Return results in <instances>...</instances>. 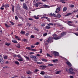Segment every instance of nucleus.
Returning <instances> with one entry per match:
<instances>
[{"mask_svg": "<svg viewBox=\"0 0 78 78\" xmlns=\"http://www.w3.org/2000/svg\"><path fill=\"white\" fill-rule=\"evenodd\" d=\"M37 56H41V55H39V54H37L36 55Z\"/></svg>", "mask_w": 78, "mask_h": 78, "instance_id": "obj_64", "label": "nucleus"}, {"mask_svg": "<svg viewBox=\"0 0 78 78\" xmlns=\"http://www.w3.org/2000/svg\"><path fill=\"white\" fill-rule=\"evenodd\" d=\"M40 74H41V75H44L45 72H44V71H41Z\"/></svg>", "mask_w": 78, "mask_h": 78, "instance_id": "obj_21", "label": "nucleus"}, {"mask_svg": "<svg viewBox=\"0 0 78 78\" xmlns=\"http://www.w3.org/2000/svg\"><path fill=\"white\" fill-rule=\"evenodd\" d=\"M15 38L16 39H18V40H20V38H19V37L15 35Z\"/></svg>", "mask_w": 78, "mask_h": 78, "instance_id": "obj_29", "label": "nucleus"}, {"mask_svg": "<svg viewBox=\"0 0 78 78\" xmlns=\"http://www.w3.org/2000/svg\"><path fill=\"white\" fill-rule=\"evenodd\" d=\"M47 55L48 56H49V57H50L51 58L52 56H51L48 53L47 54Z\"/></svg>", "mask_w": 78, "mask_h": 78, "instance_id": "obj_44", "label": "nucleus"}, {"mask_svg": "<svg viewBox=\"0 0 78 78\" xmlns=\"http://www.w3.org/2000/svg\"><path fill=\"white\" fill-rule=\"evenodd\" d=\"M39 43L38 42H37V43H36V44H35V45H39Z\"/></svg>", "mask_w": 78, "mask_h": 78, "instance_id": "obj_59", "label": "nucleus"}, {"mask_svg": "<svg viewBox=\"0 0 78 78\" xmlns=\"http://www.w3.org/2000/svg\"><path fill=\"white\" fill-rule=\"evenodd\" d=\"M69 73H70V74H71V75H75V73L73 71H71L70 73L69 72Z\"/></svg>", "mask_w": 78, "mask_h": 78, "instance_id": "obj_22", "label": "nucleus"}, {"mask_svg": "<svg viewBox=\"0 0 78 78\" xmlns=\"http://www.w3.org/2000/svg\"><path fill=\"white\" fill-rule=\"evenodd\" d=\"M12 12H14V7H12Z\"/></svg>", "mask_w": 78, "mask_h": 78, "instance_id": "obj_40", "label": "nucleus"}, {"mask_svg": "<svg viewBox=\"0 0 78 78\" xmlns=\"http://www.w3.org/2000/svg\"><path fill=\"white\" fill-rule=\"evenodd\" d=\"M15 63L17 65H19V62L18 61H16L15 62Z\"/></svg>", "mask_w": 78, "mask_h": 78, "instance_id": "obj_25", "label": "nucleus"}, {"mask_svg": "<svg viewBox=\"0 0 78 78\" xmlns=\"http://www.w3.org/2000/svg\"><path fill=\"white\" fill-rule=\"evenodd\" d=\"M39 70L38 69H36L35 70V71H34V72L35 73H36V72H38V71H39Z\"/></svg>", "mask_w": 78, "mask_h": 78, "instance_id": "obj_46", "label": "nucleus"}, {"mask_svg": "<svg viewBox=\"0 0 78 78\" xmlns=\"http://www.w3.org/2000/svg\"><path fill=\"white\" fill-rule=\"evenodd\" d=\"M28 20H33V18H29Z\"/></svg>", "mask_w": 78, "mask_h": 78, "instance_id": "obj_63", "label": "nucleus"}, {"mask_svg": "<svg viewBox=\"0 0 78 78\" xmlns=\"http://www.w3.org/2000/svg\"><path fill=\"white\" fill-rule=\"evenodd\" d=\"M60 7H58V8H57V9H56V10H58V12H59V11L60 10Z\"/></svg>", "mask_w": 78, "mask_h": 78, "instance_id": "obj_43", "label": "nucleus"}, {"mask_svg": "<svg viewBox=\"0 0 78 78\" xmlns=\"http://www.w3.org/2000/svg\"><path fill=\"white\" fill-rule=\"evenodd\" d=\"M51 28V27H48L47 26H46V28L47 30H48V29H50V28Z\"/></svg>", "mask_w": 78, "mask_h": 78, "instance_id": "obj_36", "label": "nucleus"}, {"mask_svg": "<svg viewBox=\"0 0 78 78\" xmlns=\"http://www.w3.org/2000/svg\"><path fill=\"white\" fill-rule=\"evenodd\" d=\"M16 47L17 48H20V44L18 43L17 45H16Z\"/></svg>", "mask_w": 78, "mask_h": 78, "instance_id": "obj_17", "label": "nucleus"}, {"mask_svg": "<svg viewBox=\"0 0 78 78\" xmlns=\"http://www.w3.org/2000/svg\"><path fill=\"white\" fill-rule=\"evenodd\" d=\"M61 17V15L60 14H58L57 15V17L56 18H60V17Z\"/></svg>", "mask_w": 78, "mask_h": 78, "instance_id": "obj_15", "label": "nucleus"}, {"mask_svg": "<svg viewBox=\"0 0 78 78\" xmlns=\"http://www.w3.org/2000/svg\"><path fill=\"white\" fill-rule=\"evenodd\" d=\"M74 34H75V35H76L77 36H78V33H74Z\"/></svg>", "mask_w": 78, "mask_h": 78, "instance_id": "obj_56", "label": "nucleus"}, {"mask_svg": "<svg viewBox=\"0 0 78 78\" xmlns=\"http://www.w3.org/2000/svg\"><path fill=\"white\" fill-rule=\"evenodd\" d=\"M53 16L54 17H56L57 15H56V14H55L54 13H53Z\"/></svg>", "mask_w": 78, "mask_h": 78, "instance_id": "obj_47", "label": "nucleus"}, {"mask_svg": "<svg viewBox=\"0 0 78 78\" xmlns=\"http://www.w3.org/2000/svg\"><path fill=\"white\" fill-rule=\"evenodd\" d=\"M60 2H62V3H65V2H67V0H60Z\"/></svg>", "mask_w": 78, "mask_h": 78, "instance_id": "obj_12", "label": "nucleus"}, {"mask_svg": "<svg viewBox=\"0 0 78 78\" xmlns=\"http://www.w3.org/2000/svg\"><path fill=\"white\" fill-rule=\"evenodd\" d=\"M35 47V46L32 45L31 46V48H34Z\"/></svg>", "mask_w": 78, "mask_h": 78, "instance_id": "obj_53", "label": "nucleus"}, {"mask_svg": "<svg viewBox=\"0 0 78 78\" xmlns=\"http://www.w3.org/2000/svg\"><path fill=\"white\" fill-rule=\"evenodd\" d=\"M9 5L8 4H6L5 5H3L2 6V7L3 8H9Z\"/></svg>", "mask_w": 78, "mask_h": 78, "instance_id": "obj_6", "label": "nucleus"}, {"mask_svg": "<svg viewBox=\"0 0 78 78\" xmlns=\"http://www.w3.org/2000/svg\"><path fill=\"white\" fill-rule=\"evenodd\" d=\"M30 37L31 38H34L35 37L34 36V35H31L30 36Z\"/></svg>", "mask_w": 78, "mask_h": 78, "instance_id": "obj_50", "label": "nucleus"}, {"mask_svg": "<svg viewBox=\"0 0 78 78\" xmlns=\"http://www.w3.org/2000/svg\"><path fill=\"white\" fill-rule=\"evenodd\" d=\"M41 61H44V62H47L48 61L45 58L42 59Z\"/></svg>", "mask_w": 78, "mask_h": 78, "instance_id": "obj_23", "label": "nucleus"}, {"mask_svg": "<svg viewBox=\"0 0 78 78\" xmlns=\"http://www.w3.org/2000/svg\"><path fill=\"white\" fill-rule=\"evenodd\" d=\"M42 62H37V64H42Z\"/></svg>", "mask_w": 78, "mask_h": 78, "instance_id": "obj_37", "label": "nucleus"}, {"mask_svg": "<svg viewBox=\"0 0 78 78\" xmlns=\"http://www.w3.org/2000/svg\"><path fill=\"white\" fill-rule=\"evenodd\" d=\"M69 7L71 8H74V5L72 4H71L70 6Z\"/></svg>", "mask_w": 78, "mask_h": 78, "instance_id": "obj_41", "label": "nucleus"}, {"mask_svg": "<svg viewBox=\"0 0 78 78\" xmlns=\"http://www.w3.org/2000/svg\"><path fill=\"white\" fill-rule=\"evenodd\" d=\"M5 45H7V46H9V45H11V43L6 42L5 43Z\"/></svg>", "mask_w": 78, "mask_h": 78, "instance_id": "obj_19", "label": "nucleus"}, {"mask_svg": "<svg viewBox=\"0 0 78 78\" xmlns=\"http://www.w3.org/2000/svg\"><path fill=\"white\" fill-rule=\"evenodd\" d=\"M23 41L24 42H27V41H28V40L26 39L25 38H24L23 39Z\"/></svg>", "mask_w": 78, "mask_h": 78, "instance_id": "obj_32", "label": "nucleus"}, {"mask_svg": "<svg viewBox=\"0 0 78 78\" xmlns=\"http://www.w3.org/2000/svg\"><path fill=\"white\" fill-rule=\"evenodd\" d=\"M4 58L5 59H8V57L6 56H5L4 57Z\"/></svg>", "mask_w": 78, "mask_h": 78, "instance_id": "obj_54", "label": "nucleus"}, {"mask_svg": "<svg viewBox=\"0 0 78 78\" xmlns=\"http://www.w3.org/2000/svg\"><path fill=\"white\" fill-rule=\"evenodd\" d=\"M20 33L22 34H25V31H23V30H21Z\"/></svg>", "mask_w": 78, "mask_h": 78, "instance_id": "obj_16", "label": "nucleus"}, {"mask_svg": "<svg viewBox=\"0 0 78 78\" xmlns=\"http://www.w3.org/2000/svg\"><path fill=\"white\" fill-rule=\"evenodd\" d=\"M61 72V71H58L56 73V74H57V75H59V73H60V72Z\"/></svg>", "mask_w": 78, "mask_h": 78, "instance_id": "obj_30", "label": "nucleus"}, {"mask_svg": "<svg viewBox=\"0 0 78 78\" xmlns=\"http://www.w3.org/2000/svg\"><path fill=\"white\" fill-rule=\"evenodd\" d=\"M5 61H3V58L2 57V55H0V63L1 64H3Z\"/></svg>", "mask_w": 78, "mask_h": 78, "instance_id": "obj_2", "label": "nucleus"}, {"mask_svg": "<svg viewBox=\"0 0 78 78\" xmlns=\"http://www.w3.org/2000/svg\"><path fill=\"white\" fill-rule=\"evenodd\" d=\"M53 54H54L55 56H58L59 55V53L55 51L53 52Z\"/></svg>", "mask_w": 78, "mask_h": 78, "instance_id": "obj_4", "label": "nucleus"}, {"mask_svg": "<svg viewBox=\"0 0 78 78\" xmlns=\"http://www.w3.org/2000/svg\"><path fill=\"white\" fill-rule=\"evenodd\" d=\"M73 69H72V68L71 67L69 68V71L70 72H72V71H73Z\"/></svg>", "mask_w": 78, "mask_h": 78, "instance_id": "obj_24", "label": "nucleus"}, {"mask_svg": "<svg viewBox=\"0 0 78 78\" xmlns=\"http://www.w3.org/2000/svg\"><path fill=\"white\" fill-rule=\"evenodd\" d=\"M31 51H37V50L36 49H32L31 50Z\"/></svg>", "mask_w": 78, "mask_h": 78, "instance_id": "obj_55", "label": "nucleus"}, {"mask_svg": "<svg viewBox=\"0 0 78 78\" xmlns=\"http://www.w3.org/2000/svg\"><path fill=\"white\" fill-rule=\"evenodd\" d=\"M66 32H64L62 33L61 34H60V36L61 37H63V36H65V35H66Z\"/></svg>", "mask_w": 78, "mask_h": 78, "instance_id": "obj_8", "label": "nucleus"}, {"mask_svg": "<svg viewBox=\"0 0 78 78\" xmlns=\"http://www.w3.org/2000/svg\"><path fill=\"white\" fill-rule=\"evenodd\" d=\"M48 34H47V33H46L44 34L43 35V36H46Z\"/></svg>", "mask_w": 78, "mask_h": 78, "instance_id": "obj_48", "label": "nucleus"}, {"mask_svg": "<svg viewBox=\"0 0 78 78\" xmlns=\"http://www.w3.org/2000/svg\"><path fill=\"white\" fill-rule=\"evenodd\" d=\"M67 8L66 7H64L63 9V11H67Z\"/></svg>", "mask_w": 78, "mask_h": 78, "instance_id": "obj_18", "label": "nucleus"}, {"mask_svg": "<svg viewBox=\"0 0 78 78\" xmlns=\"http://www.w3.org/2000/svg\"><path fill=\"white\" fill-rule=\"evenodd\" d=\"M54 39V37H49L47 41V42L48 44H51V42H53Z\"/></svg>", "mask_w": 78, "mask_h": 78, "instance_id": "obj_1", "label": "nucleus"}, {"mask_svg": "<svg viewBox=\"0 0 78 78\" xmlns=\"http://www.w3.org/2000/svg\"><path fill=\"white\" fill-rule=\"evenodd\" d=\"M40 67H42V68H46L47 66H40Z\"/></svg>", "mask_w": 78, "mask_h": 78, "instance_id": "obj_20", "label": "nucleus"}, {"mask_svg": "<svg viewBox=\"0 0 78 78\" xmlns=\"http://www.w3.org/2000/svg\"><path fill=\"white\" fill-rule=\"evenodd\" d=\"M12 42H13V43H16V44H17L18 42L16 40H12Z\"/></svg>", "mask_w": 78, "mask_h": 78, "instance_id": "obj_14", "label": "nucleus"}, {"mask_svg": "<svg viewBox=\"0 0 78 78\" xmlns=\"http://www.w3.org/2000/svg\"><path fill=\"white\" fill-rule=\"evenodd\" d=\"M24 57L26 59H28V60H30V58H29V57H27V56H25Z\"/></svg>", "mask_w": 78, "mask_h": 78, "instance_id": "obj_35", "label": "nucleus"}, {"mask_svg": "<svg viewBox=\"0 0 78 78\" xmlns=\"http://www.w3.org/2000/svg\"><path fill=\"white\" fill-rule=\"evenodd\" d=\"M67 23H72V22L71 21H68Z\"/></svg>", "mask_w": 78, "mask_h": 78, "instance_id": "obj_62", "label": "nucleus"}, {"mask_svg": "<svg viewBox=\"0 0 78 78\" xmlns=\"http://www.w3.org/2000/svg\"><path fill=\"white\" fill-rule=\"evenodd\" d=\"M67 64L68 65V66H69V67H71L72 65H71V63L67 61L66 62Z\"/></svg>", "mask_w": 78, "mask_h": 78, "instance_id": "obj_11", "label": "nucleus"}, {"mask_svg": "<svg viewBox=\"0 0 78 78\" xmlns=\"http://www.w3.org/2000/svg\"><path fill=\"white\" fill-rule=\"evenodd\" d=\"M78 9H77V10L76 9V10H74L73 12H78Z\"/></svg>", "mask_w": 78, "mask_h": 78, "instance_id": "obj_57", "label": "nucleus"}, {"mask_svg": "<svg viewBox=\"0 0 78 78\" xmlns=\"http://www.w3.org/2000/svg\"><path fill=\"white\" fill-rule=\"evenodd\" d=\"M34 54V52H30L29 54L30 55H33Z\"/></svg>", "mask_w": 78, "mask_h": 78, "instance_id": "obj_60", "label": "nucleus"}, {"mask_svg": "<svg viewBox=\"0 0 78 78\" xmlns=\"http://www.w3.org/2000/svg\"><path fill=\"white\" fill-rule=\"evenodd\" d=\"M41 26H42V27H45V24L44 23L42 24H41Z\"/></svg>", "mask_w": 78, "mask_h": 78, "instance_id": "obj_58", "label": "nucleus"}, {"mask_svg": "<svg viewBox=\"0 0 78 78\" xmlns=\"http://www.w3.org/2000/svg\"><path fill=\"white\" fill-rule=\"evenodd\" d=\"M48 66H53L54 65H53V64H49L48 65Z\"/></svg>", "mask_w": 78, "mask_h": 78, "instance_id": "obj_38", "label": "nucleus"}, {"mask_svg": "<svg viewBox=\"0 0 78 78\" xmlns=\"http://www.w3.org/2000/svg\"><path fill=\"white\" fill-rule=\"evenodd\" d=\"M34 17L35 18V19H39V17H36V16H34Z\"/></svg>", "mask_w": 78, "mask_h": 78, "instance_id": "obj_27", "label": "nucleus"}, {"mask_svg": "<svg viewBox=\"0 0 78 78\" xmlns=\"http://www.w3.org/2000/svg\"><path fill=\"white\" fill-rule=\"evenodd\" d=\"M27 74H28L29 75H30V74H31V72L29 71H27Z\"/></svg>", "mask_w": 78, "mask_h": 78, "instance_id": "obj_39", "label": "nucleus"}, {"mask_svg": "<svg viewBox=\"0 0 78 78\" xmlns=\"http://www.w3.org/2000/svg\"><path fill=\"white\" fill-rule=\"evenodd\" d=\"M23 8L25 9L26 10H28V7L27 6V5L25 3H24L23 5Z\"/></svg>", "mask_w": 78, "mask_h": 78, "instance_id": "obj_7", "label": "nucleus"}, {"mask_svg": "<svg viewBox=\"0 0 78 78\" xmlns=\"http://www.w3.org/2000/svg\"><path fill=\"white\" fill-rule=\"evenodd\" d=\"M29 35V33H27L25 34L26 36H28Z\"/></svg>", "mask_w": 78, "mask_h": 78, "instance_id": "obj_61", "label": "nucleus"}, {"mask_svg": "<svg viewBox=\"0 0 78 78\" xmlns=\"http://www.w3.org/2000/svg\"><path fill=\"white\" fill-rule=\"evenodd\" d=\"M5 26L6 28H9V26L7 25V23H5Z\"/></svg>", "mask_w": 78, "mask_h": 78, "instance_id": "obj_31", "label": "nucleus"}, {"mask_svg": "<svg viewBox=\"0 0 78 78\" xmlns=\"http://www.w3.org/2000/svg\"><path fill=\"white\" fill-rule=\"evenodd\" d=\"M40 53H42L43 52L42 49H40Z\"/></svg>", "mask_w": 78, "mask_h": 78, "instance_id": "obj_49", "label": "nucleus"}, {"mask_svg": "<svg viewBox=\"0 0 78 78\" xmlns=\"http://www.w3.org/2000/svg\"><path fill=\"white\" fill-rule=\"evenodd\" d=\"M26 49L27 50H31V48L30 47H27L26 48Z\"/></svg>", "mask_w": 78, "mask_h": 78, "instance_id": "obj_26", "label": "nucleus"}, {"mask_svg": "<svg viewBox=\"0 0 78 78\" xmlns=\"http://www.w3.org/2000/svg\"><path fill=\"white\" fill-rule=\"evenodd\" d=\"M72 13H68L67 15H66V16H69V15H72Z\"/></svg>", "mask_w": 78, "mask_h": 78, "instance_id": "obj_34", "label": "nucleus"}, {"mask_svg": "<svg viewBox=\"0 0 78 78\" xmlns=\"http://www.w3.org/2000/svg\"><path fill=\"white\" fill-rule=\"evenodd\" d=\"M9 22L10 23H11V25H14V23L11 21H10Z\"/></svg>", "mask_w": 78, "mask_h": 78, "instance_id": "obj_33", "label": "nucleus"}, {"mask_svg": "<svg viewBox=\"0 0 78 78\" xmlns=\"http://www.w3.org/2000/svg\"><path fill=\"white\" fill-rule=\"evenodd\" d=\"M34 6H35L36 7H38L39 6V4L37 3H35L34 5Z\"/></svg>", "mask_w": 78, "mask_h": 78, "instance_id": "obj_28", "label": "nucleus"}, {"mask_svg": "<svg viewBox=\"0 0 78 78\" xmlns=\"http://www.w3.org/2000/svg\"><path fill=\"white\" fill-rule=\"evenodd\" d=\"M43 6H44V7H47V8H48V7L50 8V7H49V6L46 5H44Z\"/></svg>", "mask_w": 78, "mask_h": 78, "instance_id": "obj_45", "label": "nucleus"}, {"mask_svg": "<svg viewBox=\"0 0 78 78\" xmlns=\"http://www.w3.org/2000/svg\"><path fill=\"white\" fill-rule=\"evenodd\" d=\"M17 57L19 58L20 59H18V61H23V58H22L20 55H19L17 56Z\"/></svg>", "mask_w": 78, "mask_h": 78, "instance_id": "obj_3", "label": "nucleus"}, {"mask_svg": "<svg viewBox=\"0 0 78 78\" xmlns=\"http://www.w3.org/2000/svg\"><path fill=\"white\" fill-rule=\"evenodd\" d=\"M61 38V36H57L56 38H54V39H55V40H58V39H60Z\"/></svg>", "mask_w": 78, "mask_h": 78, "instance_id": "obj_10", "label": "nucleus"}, {"mask_svg": "<svg viewBox=\"0 0 78 78\" xmlns=\"http://www.w3.org/2000/svg\"><path fill=\"white\" fill-rule=\"evenodd\" d=\"M52 36L53 37H54V39L55 38H56V37L58 36V35H57L56 34H54Z\"/></svg>", "mask_w": 78, "mask_h": 78, "instance_id": "obj_13", "label": "nucleus"}, {"mask_svg": "<svg viewBox=\"0 0 78 78\" xmlns=\"http://www.w3.org/2000/svg\"><path fill=\"white\" fill-rule=\"evenodd\" d=\"M49 16H51V17H52V16H53V14H52V13H51L49 14Z\"/></svg>", "mask_w": 78, "mask_h": 78, "instance_id": "obj_52", "label": "nucleus"}, {"mask_svg": "<svg viewBox=\"0 0 78 78\" xmlns=\"http://www.w3.org/2000/svg\"><path fill=\"white\" fill-rule=\"evenodd\" d=\"M52 61L53 62H57V61H58V60L57 59L53 60H52Z\"/></svg>", "mask_w": 78, "mask_h": 78, "instance_id": "obj_42", "label": "nucleus"}, {"mask_svg": "<svg viewBox=\"0 0 78 78\" xmlns=\"http://www.w3.org/2000/svg\"><path fill=\"white\" fill-rule=\"evenodd\" d=\"M15 19L16 20H17L18 19V17H17V16H15Z\"/></svg>", "mask_w": 78, "mask_h": 78, "instance_id": "obj_51", "label": "nucleus"}, {"mask_svg": "<svg viewBox=\"0 0 78 78\" xmlns=\"http://www.w3.org/2000/svg\"><path fill=\"white\" fill-rule=\"evenodd\" d=\"M17 16L19 18H20V19H21V20H22V22H23V21H24V19H23V17H22V16H21L19 14H18L17 15Z\"/></svg>", "mask_w": 78, "mask_h": 78, "instance_id": "obj_5", "label": "nucleus"}, {"mask_svg": "<svg viewBox=\"0 0 78 78\" xmlns=\"http://www.w3.org/2000/svg\"><path fill=\"white\" fill-rule=\"evenodd\" d=\"M30 57L31 58H32V59H37L36 57L37 58V57L33 55H30Z\"/></svg>", "mask_w": 78, "mask_h": 78, "instance_id": "obj_9", "label": "nucleus"}]
</instances>
